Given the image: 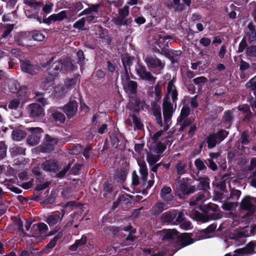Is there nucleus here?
<instances>
[{
    "label": "nucleus",
    "instance_id": "1",
    "mask_svg": "<svg viewBox=\"0 0 256 256\" xmlns=\"http://www.w3.org/2000/svg\"><path fill=\"white\" fill-rule=\"evenodd\" d=\"M198 180L200 182L197 185V188L195 186H188V184L182 182L180 184L179 188L182 194H178V196L180 199H185L190 194L194 193L196 189L206 191L210 188V178L208 176L198 178Z\"/></svg>",
    "mask_w": 256,
    "mask_h": 256
},
{
    "label": "nucleus",
    "instance_id": "2",
    "mask_svg": "<svg viewBox=\"0 0 256 256\" xmlns=\"http://www.w3.org/2000/svg\"><path fill=\"white\" fill-rule=\"evenodd\" d=\"M26 112L28 116L34 120H40L44 116V110L38 104L32 103L28 106Z\"/></svg>",
    "mask_w": 256,
    "mask_h": 256
},
{
    "label": "nucleus",
    "instance_id": "3",
    "mask_svg": "<svg viewBox=\"0 0 256 256\" xmlns=\"http://www.w3.org/2000/svg\"><path fill=\"white\" fill-rule=\"evenodd\" d=\"M52 65H56L58 68H55L59 74L60 72H68L74 70L76 66L73 64L70 58L56 60Z\"/></svg>",
    "mask_w": 256,
    "mask_h": 256
},
{
    "label": "nucleus",
    "instance_id": "4",
    "mask_svg": "<svg viewBox=\"0 0 256 256\" xmlns=\"http://www.w3.org/2000/svg\"><path fill=\"white\" fill-rule=\"evenodd\" d=\"M175 109L174 108L173 104L170 102V99L168 95H166L163 100L162 102V112L164 121L166 122L171 120L172 114Z\"/></svg>",
    "mask_w": 256,
    "mask_h": 256
},
{
    "label": "nucleus",
    "instance_id": "5",
    "mask_svg": "<svg viewBox=\"0 0 256 256\" xmlns=\"http://www.w3.org/2000/svg\"><path fill=\"white\" fill-rule=\"evenodd\" d=\"M254 202H256V198L250 196H246L240 203V208L243 210L248 211L250 214H252L256 210Z\"/></svg>",
    "mask_w": 256,
    "mask_h": 256
},
{
    "label": "nucleus",
    "instance_id": "6",
    "mask_svg": "<svg viewBox=\"0 0 256 256\" xmlns=\"http://www.w3.org/2000/svg\"><path fill=\"white\" fill-rule=\"evenodd\" d=\"M56 65H52L44 73L43 77L41 78V82L46 86V84L52 83L55 78L58 76V74L56 71L55 68H58Z\"/></svg>",
    "mask_w": 256,
    "mask_h": 256
},
{
    "label": "nucleus",
    "instance_id": "7",
    "mask_svg": "<svg viewBox=\"0 0 256 256\" xmlns=\"http://www.w3.org/2000/svg\"><path fill=\"white\" fill-rule=\"evenodd\" d=\"M154 50L155 52L158 51V52H160L162 54H164L170 60L172 64L176 63H178V60L176 58V56H180L182 54V52L180 50H175L172 49H171L172 50H170V49Z\"/></svg>",
    "mask_w": 256,
    "mask_h": 256
},
{
    "label": "nucleus",
    "instance_id": "8",
    "mask_svg": "<svg viewBox=\"0 0 256 256\" xmlns=\"http://www.w3.org/2000/svg\"><path fill=\"white\" fill-rule=\"evenodd\" d=\"M78 103L74 100L70 101L63 107V111L68 119L72 118L78 111Z\"/></svg>",
    "mask_w": 256,
    "mask_h": 256
},
{
    "label": "nucleus",
    "instance_id": "9",
    "mask_svg": "<svg viewBox=\"0 0 256 256\" xmlns=\"http://www.w3.org/2000/svg\"><path fill=\"white\" fill-rule=\"evenodd\" d=\"M137 74L142 80H145L154 84L156 78L152 76L149 72H146V66L141 64L138 65V68H136Z\"/></svg>",
    "mask_w": 256,
    "mask_h": 256
},
{
    "label": "nucleus",
    "instance_id": "10",
    "mask_svg": "<svg viewBox=\"0 0 256 256\" xmlns=\"http://www.w3.org/2000/svg\"><path fill=\"white\" fill-rule=\"evenodd\" d=\"M66 212V210L64 209L62 210L60 212H54L47 217L46 222L50 226H53L62 221Z\"/></svg>",
    "mask_w": 256,
    "mask_h": 256
},
{
    "label": "nucleus",
    "instance_id": "11",
    "mask_svg": "<svg viewBox=\"0 0 256 256\" xmlns=\"http://www.w3.org/2000/svg\"><path fill=\"white\" fill-rule=\"evenodd\" d=\"M8 86L10 92L17 94L18 96H21L26 94V86H20L18 80H12L9 82Z\"/></svg>",
    "mask_w": 256,
    "mask_h": 256
},
{
    "label": "nucleus",
    "instance_id": "12",
    "mask_svg": "<svg viewBox=\"0 0 256 256\" xmlns=\"http://www.w3.org/2000/svg\"><path fill=\"white\" fill-rule=\"evenodd\" d=\"M192 234L190 233H183L178 236L176 240L178 245L182 248L193 244L195 240L192 238Z\"/></svg>",
    "mask_w": 256,
    "mask_h": 256
},
{
    "label": "nucleus",
    "instance_id": "13",
    "mask_svg": "<svg viewBox=\"0 0 256 256\" xmlns=\"http://www.w3.org/2000/svg\"><path fill=\"white\" fill-rule=\"evenodd\" d=\"M145 62L150 68H160L162 69L164 66L160 60L151 56H148L146 58Z\"/></svg>",
    "mask_w": 256,
    "mask_h": 256
},
{
    "label": "nucleus",
    "instance_id": "14",
    "mask_svg": "<svg viewBox=\"0 0 256 256\" xmlns=\"http://www.w3.org/2000/svg\"><path fill=\"white\" fill-rule=\"evenodd\" d=\"M42 168L44 170L49 172H56L59 169L57 162L54 160H46L42 164Z\"/></svg>",
    "mask_w": 256,
    "mask_h": 256
},
{
    "label": "nucleus",
    "instance_id": "15",
    "mask_svg": "<svg viewBox=\"0 0 256 256\" xmlns=\"http://www.w3.org/2000/svg\"><path fill=\"white\" fill-rule=\"evenodd\" d=\"M178 212L176 210H169L163 213L160 217V221L163 224H174Z\"/></svg>",
    "mask_w": 256,
    "mask_h": 256
},
{
    "label": "nucleus",
    "instance_id": "16",
    "mask_svg": "<svg viewBox=\"0 0 256 256\" xmlns=\"http://www.w3.org/2000/svg\"><path fill=\"white\" fill-rule=\"evenodd\" d=\"M20 67L22 72L32 75L35 74L36 72V66L33 65L30 60H20Z\"/></svg>",
    "mask_w": 256,
    "mask_h": 256
},
{
    "label": "nucleus",
    "instance_id": "17",
    "mask_svg": "<svg viewBox=\"0 0 256 256\" xmlns=\"http://www.w3.org/2000/svg\"><path fill=\"white\" fill-rule=\"evenodd\" d=\"M50 184V182H46L44 183H40L38 184L36 186L34 190V194H36L32 198V200L36 202H40L43 199L42 192L40 191L46 188Z\"/></svg>",
    "mask_w": 256,
    "mask_h": 256
},
{
    "label": "nucleus",
    "instance_id": "18",
    "mask_svg": "<svg viewBox=\"0 0 256 256\" xmlns=\"http://www.w3.org/2000/svg\"><path fill=\"white\" fill-rule=\"evenodd\" d=\"M128 82L124 86V88L126 94L135 95L138 92V83L136 81L127 80Z\"/></svg>",
    "mask_w": 256,
    "mask_h": 256
},
{
    "label": "nucleus",
    "instance_id": "19",
    "mask_svg": "<svg viewBox=\"0 0 256 256\" xmlns=\"http://www.w3.org/2000/svg\"><path fill=\"white\" fill-rule=\"evenodd\" d=\"M138 164L140 166V174L141 180L143 182V186L146 184L148 176V170L146 162L144 160L138 161Z\"/></svg>",
    "mask_w": 256,
    "mask_h": 256
},
{
    "label": "nucleus",
    "instance_id": "20",
    "mask_svg": "<svg viewBox=\"0 0 256 256\" xmlns=\"http://www.w3.org/2000/svg\"><path fill=\"white\" fill-rule=\"evenodd\" d=\"M134 59V56H131L128 54H126L125 55H122V61L124 69L126 79L127 80L130 79V76L128 75V72L127 67L128 66H130L132 64V61Z\"/></svg>",
    "mask_w": 256,
    "mask_h": 256
},
{
    "label": "nucleus",
    "instance_id": "21",
    "mask_svg": "<svg viewBox=\"0 0 256 256\" xmlns=\"http://www.w3.org/2000/svg\"><path fill=\"white\" fill-rule=\"evenodd\" d=\"M246 36L248 38V42L250 44L256 40V26L252 22L248 24L246 30Z\"/></svg>",
    "mask_w": 256,
    "mask_h": 256
},
{
    "label": "nucleus",
    "instance_id": "22",
    "mask_svg": "<svg viewBox=\"0 0 256 256\" xmlns=\"http://www.w3.org/2000/svg\"><path fill=\"white\" fill-rule=\"evenodd\" d=\"M144 102L142 100L139 98H132L130 100V106L133 111L139 112L144 109Z\"/></svg>",
    "mask_w": 256,
    "mask_h": 256
},
{
    "label": "nucleus",
    "instance_id": "23",
    "mask_svg": "<svg viewBox=\"0 0 256 256\" xmlns=\"http://www.w3.org/2000/svg\"><path fill=\"white\" fill-rule=\"evenodd\" d=\"M49 114L56 122L60 124H64L66 121V116L64 114L57 110L50 109Z\"/></svg>",
    "mask_w": 256,
    "mask_h": 256
},
{
    "label": "nucleus",
    "instance_id": "24",
    "mask_svg": "<svg viewBox=\"0 0 256 256\" xmlns=\"http://www.w3.org/2000/svg\"><path fill=\"white\" fill-rule=\"evenodd\" d=\"M166 204L162 202H156L150 208V212L151 215L158 216L166 209Z\"/></svg>",
    "mask_w": 256,
    "mask_h": 256
},
{
    "label": "nucleus",
    "instance_id": "25",
    "mask_svg": "<svg viewBox=\"0 0 256 256\" xmlns=\"http://www.w3.org/2000/svg\"><path fill=\"white\" fill-rule=\"evenodd\" d=\"M114 189V182L110 178L103 184V196L105 198H108L110 196L112 192Z\"/></svg>",
    "mask_w": 256,
    "mask_h": 256
},
{
    "label": "nucleus",
    "instance_id": "26",
    "mask_svg": "<svg viewBox=\"0 0 256 256\" xmlns=\"http://www.w3.org/2000/svg\"><path fill=\"white\" fill-rule=\"evenodd\" d=\"M80 76L79 74H74L72 78H67L64 81V87L62 88V89L64 90L66 88L67 90L72 88L74 86L76 85L78 80H79Z\"/></svg>",
    "mask_w": 256,
    "mask_h": 256
},
{
    "label": "nucleus",
    "instance_id": "27",
    "mask_svg": "<svg viewBox=\"0 0 256 256\" xmlns=\"http://www.w3.org/2000/svg\"><path fill=\"white\" fill-rule=\"evenodd\" d=\"M167 91L168 94H171L172 102L176 104V101L178 99V93L176 86L174 84L172 80H170L168 82Z\"/></svg>",
    "mask_w": 256,
    "mask_h": 256
},
{
    "label": "nucleus",
    "instance_id": "28",
    "mask_svg": "<svg viewBox=\"0 0 256 256\" xmlns=\"http://www.w3.org/2000/svg\"><path fill=\"white\" fill-rule=\"evenodd\" d=\"M156 104L154 102L152 104V114L156 118V122L160 127L163 126L162 113L160 108H156L155 106Z\"/></svg>",
    "mask_w": 256,
    "mask_h": 256
},
{
    "label": "nucleus",
    "instance_id": "29",
    "mask_svg": "<svg viewBox=\"0 0 256 256\" xmlns=\"http://www.w3.org/2000/svg\"><path fill=\"white\" fill-rule=\"evenodd\" d=\"M218 206L217 205L214 204H212V205H208L204 210H203L204 212L208 216H211V218L212 220H217L220 218L218 214L213 213L211 214L210 211L213 212L217 211Z\"/></svg>",
    "mask_w": 256,
    "mask_h": 256
},
{
    "label": "nucleus",
    "instance_id": "30",
    "mask_svg": "<svg viewBox=\"0 0 256 256\" xmlns=\"http://www.w3.org/2000/svg\"><path fill=\"white\" fill-rule=\"evenodd\" d=\"M190 113V109L188 106H184L182 108L180 116L177 118V122H182L184 119L190 118H188Z\"/></svg>",
    "mask_w": 256,
    "mask_h": 256
},
{
    "label": "nucleus",
    "instance_id": "31",
    "mask_svg": "<svg viewBox=\"0 0 256 256\" xmlns=\"http://www.w3.org/2000/svg\"><path fill=\"white\" fill-rule=\"evenodd\" d=\"M233 110L234 109L226 110L222 116L223 122L224 124H228L230 126L232 125L234 121Z\"/></svg>",
    "mask_w": 256,
    "mask_h": 256
},
{
    "label": "nucleus",
    "instance_id": "32",
    "mask_svg": "<svg viewBox=\"0 0 256 256\" xmlns=\"http://www.w3.org/2000/svg\"><path fill=\"white\" fill-rule=\"evenodd\" d=\"M216 138L218 144L222 142L228 135L229 132L224 129H221L216 132L212 133Z\"/></svg>",
    "mask_w": 256,
    "mask_h": 256
},
{
    "label": "nucleus",
    "instance_id": "33",
    "mask_svg": "<svg viewBox=\"0 0 256 256\" xmlns=\"http://www.w3.org/2000/svg\"><path fill=\"white\" fill-rule=\"evenodd\" d=\"M206 142L208 144V148L212 149L214 148L218 142L212 133L210 134L206 138Z\"/></svg>",
    "mask_w": 256,
    "mask_h": 256
},
{
    "label": "nucleus",
    "instance_id": "34",
    "mask_svg": "<svg viewBox=\"0 0 256 256\" xmlns=\"http://www.w3.org/2000/svg\"><path fill=\"white\" fill-rule=\"evenodd\" d=\"M26 135L25 132L19 130H14L12 134L13 140L16 141L21 140L26 136Z\"/></svg>",
    "mask_w": 256,
    "mask_h": 256
},
{
    "label": "nucleus",
    "instance_id": "35",
    "mask_svg": "<svg viewBox=\"0 0 256 256\" xmlns=\"http://www.w3.org/2000/svg\"><path fill=\"white\" fill-rule=\"evenodd\" d=\"M256 246V242L251 241L249 242L245 247L243 248L246 254H252L256 252H254V248Z\"/></svg>",
    "mask_w": 256,
    "mask_h": 256
},
{
    "label": "nucleus",
    "instance_id": "36",
    "mask_svg": "<svg viewBox=\"0 0 256 256\" xmlns=\"http://www.w3.org/2000/svg\"><path fill=\"white\" fill-rule=\"evenodd\" d=\"M63 236L62 232H58L56 236H55L52 239H51L50 242L46 244V248H54L58 240L62 238Z\"/></svg>",
    "mask_w": 256,
    "mask_h": 256
},
{
    "label": "nucleus",
    "instance_id": "37",
    "mask_svg": "<svg viewBox=\"0 0 256 256\" xmlns=\"http://www.w3.org/2000/svg\"><path fill=\"white\" fill-rule=\"evenodd\" d=\"M40 136L36 135H29L27 138V143L31 146H34L38 144L40 141Z\"/></svg>",
    "mask_w": 256,
    "mask_h": 256
},
{
    "label": "nucleus",
    "instance_id": "38",
    "mask_svg": "<svg viewBox=\"0 0 256 256\" xmlns=\"http://www.w3.org/2000/svg\"><path fill=\"white\" fill-rule=\"evenodd\" d=\"M178 232L176 230H172L166 232L163 236V238L165 240H177Z\"/></svg>",
    "mask_w": 256,
    "mask_h": 256
},
{
    "label": "nucleus",
    "instance_id": "39",
    "mask_svg": "<svg viewBox=\"0 0 256 256\" xmlns=\"http://www.w3.org/2000/svg\"><path fill=\"white\" fill-rule=\"evenodd\" d=\"M14 24H8L5 27L4 30L3 34L2 35V38L8 39L12 37L10 33L14 30Z\"/></svg>",
    "mask_w": 256,
    "mask_h": 256
},
{
    "label": "nucleus",
    "instance_id": "40",
    "mask_svg": "<svg viewBox=\"0 0 256 256\" xmlns=\"http://www.w3.org/2000/svg\"><path fill=\"white\" fill-rule=\"evenodd\" d=\"M176 170L177 174L180 176L185 174L186 172V164L181 160L178 161L176 166Z\"/></svg>",
    "mask_w": 256,
    "mask_h": 256
},
{
    "label": "nucleus",
    "instance_id": "41",
    "mask_svg": "<svg viewBox=\"0 0 256 256\" xmlns=\"http://www.w3.org/2000/svg\"><path fill=\"white\" fill-rule=\"evenodd\" d=\"M114 24L118 26L128 25L130 22V19H126L125 18L118 16L114 20Z\"/></svg>",
    "mask_w": 256,
    "mask_h": 256
},
{
    "label": "nucleus",
    "instance_id": "42",
    "mask_svg": "<svg viewBox=\"0 0 256 256\" xmlns=\"http://www.w3.org/2000/svg\"><path fill=\"white\" fill-rule=\"evenodd\" d=\"M192 122L193 120L190 118L184 119L182 122H177L180 126L179 131L180 132H184L186 128L192 126Z\"/></svg>",
    "mask_w": 256,
    "mask_h": 256
},
{
    "label": "nucleus",
    "instance_id": "43",
    "mask_svg": "<svg viewBox=\"0 0 256 256\" xmlns=\"http://www.w3.org/2000/svg\"><path fill=\"white\" fill-rule=\"evenodd\" d=\"M204 196V194L203 192H200L198 194L194 196L190 199V205L193 206H196L198 204V202L202 200Z\"/></svg>",
    "mask_w": 256,
    "mask_h": 256
},
{
    "label": "nucleus",
    "instance_id": "44",
    "mask_svg": "<svg viewBox=\"0 0 256 256\" xmlns=\"http://www.w3.org/2000/svg\"><path fill=\"white\" fill-rule=\"evenodd\" d=\"M204 161V162L200 158H196L194 160V165L196 168V169L198 171H203L206 170H207V168L206 166Z\"/></svg>",
    "mask_w": 256,
    "mask_h": 256
},
{
    "label": "nucleus",
    "instance_id": "45",
    "mask_svg": "<svg viewBox=\"0 0 256 256\" xmlns=\"http://www.w3.org/2000/svg\"><path fill=\"white\" fill-rule=\"evenodd\" d=\"M56 144L48 143L44 142V143L42 146V152L46 153H50L54 150V146Z\"/></svg>",
    "mask_w": 256,
    "mask_h": 256
},
{
    "label": "nucleus",
    "instance_id": "46",
    "mask_svg": "<svg viewBox=\"0 0 256 256\" xmlns=\"http://www.w3.org/2000/svg\"><path fill=\"white\" fill-rule=\"evenodd\" d=\"M180 0H172V4L174 6H176L174 12H182L186 9V8L184 4L180 3Z\"/></svg>",
    "mask_w": 256,
    "mask_h": 256
},
{
    "label": "nucleus",
    "instance_id": "47",
    "mask_svg": "<svg viewBox=\"0 0 256 256\" xmlns=\"http://www.w3.org/2000/svg\"><path fill=\"white\" fill-rule=\"evenodd\" d=\"M159 160L158 156H154L152 154H148L146 155V160L150 166H153Z\"/></svg>",
    "mask_w": 256,
    "mask_h": 256
},
{
    "label": "nucleus",
    "instance_id": "48",
    "mask_svg": "<svg viewBox=\"0 0 256 256\" xmlns=\"http://www.w3.org/2000/svg\"><path fill=\"white\" fill-rule=\"evenodd\" d=\"M193 214L194 218L197 221L202 222H205L208 221V218L206 216L198 211H195Z\"/></svg>",
    "mask_w": 256,
    "mask_h": 256
},
{
    "label": "nucleus",
    "instance_id": "49",
    "mask_svg": "<svg viewBox=\"0 0 256 256\" xmlns=\"http://www.w3.org/2000/svg\"><path fill=\"white\" fill-rule=\"evenodd\" d=\"M128 174V172L124 170L121 169L118 174L115 176L114 179L118 178L117 180L118 182H124Z\"/></svg>",
    "mask_w": 256,
    "mask_h": 256
},
{
    "label": "nucleus",
    "instance_id": "50",
    "mask_svg": "<svg viewBox=\"0 0 256 256\" xmlns=\"http://www.w3.org/2000/svg\"><path fill=\"white\" fill-rule=\"evenodd\" d=\"M132 120L135 126L138 130H141L144 127V124L141 122L140 118L137 116L136 114H134L132 115Z\"/></svg>",
    "mask_w": 256,
    "mask_h": 256
},
{
    "label": "nucleus",
    "instance_id": "51",
    "mask_svg": "<svg viewBox=\"0 0 256 256\" xmlns=\"http://www.w3.org/2000/svg\"><path fill=\"white\" fill-rule=\"evenodd\" d=\"M38 230L40 234H44L46 233V232L48 230V226L47 225L42 222H38L36 224Z\"/></svg>",
    "mask_w": 256,
    "mask_h": 256
},
{
    "label": "nucleus",
    "instance_id": "52",
    "mask_svg": "<svg viewBox=\"0 0 256 256\" xmlns=\"http://www.w3.org/2000/svg\"><path fill=\"white\" fill-rule=\"evenodd\" d=\"M24 3L34 10H36L42 5L41 2H36L34 0H24Z\"/></svg>",
    "mask_w": 256,
    "mask_h": 256
},
{
    "label": "nucleus",
    "instance_id": "53",
    "mask_svg": "<svg viewBox=\"0 0 256 256\" xmlns=\"http://www.w3.org/2000/svg\"><path fill=\"white\" fill-rule=\"evenodd\" d=\"M110 140L112 146L114 148H118V146H120V140H119L117 134H112V136H110Z\"/></svg>",
    "mask_w": 256,
    "mask_h": 256
},
{
    "label": "nucleus",
    "instance_id": "54",
    "mask_svg": "<svg viewBox=\"0 0 256 256\" xmlns=\"http://www.w3.org/2000/svg\"><path fill=\"white\" fill-rule=\"evenodd\" d=\"M204 162L206 164L212 171H216L218 168L217 164L212 160L207 158L204 160Z\"/></svg>",
    "mask_w": 256,
    "mask_h": 256
},
{
    "label": "nucleus",
    "instance_id": "55",
    "mask_svg": "<svg viewBox=\"0 0 256 256\" xmlns=\"http://www.w3.org/2000/svg\"><path fill=\"white\" fill-rule=\"evenodd\" d=\"M192 81L195 84L202 86L207 82L208 79L205 76H200L193 79Z\"/></svg>",
    "mask_w": 256,
    "mask_h": 256
},
{
    "label": "nucleus",
    "instance_id": "56",
    "mask_svg": "<svg viewBox=\"0 0 256 256\" xmlns=\"http://www.w3.org/2000/svg\"><path fill=\"white\" fill-rule=\"evenodd\" d=\"M56 200V198L54 196V194L52 192L50 195L48 196V197L47 198H46L42 200L40 202L42 204H53Z\"/></svg>",
    "mask_w": 256,
    "mask_h": 256
},
{
    "label": "nucleus",
    "instance_id": "57",
    "mask_svg": "<svg viewBox=\"0 0 256 256\" xmlns=\"http://www.w3.org/2000/svg\"><path fill=\"white\" fill-rule=\"evenodd\" d=\"M86 22L85 18H82L80 20L76 21L73 26V27L75 28L81 30H84Z\"/></svg>",
    "mask_w": 256,
    "mask_h": 256
},
{
    "label": "nucleus",
    "instance_id": "58",
    "mask_svg": "<svg viewBox=\"0 0 256 256\" xmlns=\"http://www.w3.org/2000/svg\"><path fill=\"white\" fill-rule=\"evenodd\" d=\"M78 63L82 66L84 64L85 57L84 52L80 49L77 52Z\"/></svg>",
    "mask_w": 256,
    "mask_h": 256
},
{
    "label": "nucleus",
    "instance_id": "59",
    "mask_svg": "<svg viewBox=\"0 0 256 256\" xmlns=\"http://www.w3.org/2000/svg\"><path fill=\"white\" fill-rule=\"evenodd\" d=\"M20 104V100L18 98H14L10 102L8 107L11 110L16 109Z\"/></svg>",
    "mask_w": 256,
    "mask_h": 256
},
{
    "label": "nucleus",
    "instance_id": "60",
    "mask_svg": "<svg viewBox=\"0 0 256 256\" xmlns=\"http://www.w3.org/2000/svg\"><path fill=\"white\" fill-rule=\"evenodd\" d=\"M10 52L12 55L19 59L24 57V52L21 50V49H11Z\"/></svg>",
    "mask_w": 256,
    "mask_h": 256
},
{
    "label": "nucleus",
    "instance_id": "61",
    "mask_svg": "<svg viewBox=\"0 0 256 256\" xmlns=\"http://www.w3.org/2000/svg\"><path fill=\"white\" fill-rule=\"evenodd\" d=\"M241 194L240 190L234 189L230 192V198L233 200H237L240 197Z\"/></svg>",
    "mask_w": 256,
    "mask_h": 256
},
{
    "label": "nucleus",
    "instance_id": "62",
    "mask_svg": "<svg viewBox=\"0 0 256 256\" xmlns=\"http://www.w3.org/2000/svg\"><path fill=\"white\" fill-rule=\"evenodd\" d=\"M27 130L31 132V135L40 136V134L43 132L42 128L39 127L29 128Z\"/></svg>",
    "mask_w": 256,
    "mask_h": 256
},
{
    "label": "nucleus",
    "instance_id": "63",
    "mask_svg": "<svg viewBox=\"0 0 256 256\" xmlns=\"http://www.w3.org/2000/svg\"><path fill=\"white\" fill-rule=\"evenodd\" d=\"M176 211L178 212V214L174 220V224H181L184 221V215L182 212H179L178 210Z\"/></svg>",
    "mask_w": 256,
    "mask_h": 256
},
{
    "label": "nucleus",
    "instance_id": "64",
    "mask_svg": "<svg viewBox=\"0 0 256 256\" xmlns=\"http://www.w3.org/2000/svg\"><path fill=\"white\" fill-rule=\"evenodd\" d=\"M120 16L125 18L129 14V6H125L119 10Z\"/></svg>",
    "mask_w": 256,
    "mask_h": 256
}]
</instances>
